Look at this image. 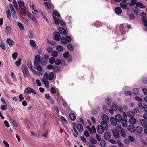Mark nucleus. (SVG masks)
<instances>
[{
	"mask_svg": "<svg viewBox=\"0 0 147 147\" xmlns=\"http://www.w3.org/2000/svg\"><path fill=\"white\" fill-rule=\"evenodd\" d=\"M31 93H32L34 94H36V92L33 89L31 88L30 87H28L26 88L25 89L24 92V94L26 95L30 94Z\"/></svg>",
	"mask_w": 147,
	"mask_h": 147,
	"instance_id": "1",
	"label": "nucleus"
},
{
	"mask_svg": "<svg viewBox=\"0 0 147 147\" xmlns=\"http://www.w3.org/2000/svg\"><path fill=\"white\" fill-rule=\"evenodd\" d=\"M41 62V59L40 56L38 55H36L35 57L34 61V65L39 64Z\"/></svg>",
	"mask_w": 147,
	"mask_h": 147,
	"instance_id": "2",
	"label": "nucleus"
},
{
	"mask_svg": "<svg viewBox=\"0 0 147 147\" xmlns=\"http://www.w3.org/2000/svg\"><path fill=\"white\" fill-rule=\"evenodd\" d=\"M60 35L58 32H54V38L55 40L57 41H58L60 40Z\"/></svg>",
	"mask_w": 147,
	"mask_h": 147,
	"instance_id": "3",
	"label": "nucleus"
},
{
	"mask_svg": "<svg viewBox=\"0 0 147 147\" xmlns=\"http://www.w3.org/2000/svg\"><path fill=\"white\" fill-rule=\"evenodd\" d=\"M49 57L48 55H45L44 57L41 59V62L43 65L45 64L48 59Z\"/></svg>",
	"mask_w": 147,
	"mask_h": 147,
	"instance_id": "4",
	"label": "nucleus"
},
{
	"mask_svg": "<svg viewBox=\"0 0 147 147\" xmlns=\"http://www.w3.org/2000/svg\"><path fill=\"white\" fill-rule=\"evenodd\" d=\"M101 117L103 121L106 123H108L109 121V118L107 115L105 114L102 115Z\"/></svg>",
	"mask_w": 147,
	"mask_h": 147,
	"instance_id": "5",
	"label": "nucleus"
},
{
	"mask_svg": "<svg viewBox=\"0 0 147 147\" xmlns=\"http://www.w3.org/2000/svg\"><path fill=\"white\" fill-rule=\"evenodd\" d=\"M102 129L104 130H107L108 128V126L107 123L104 121H102L100 125Z\"/></svg>",
	"mask_w": 147,
	"mask_h": 147,
	"instance_id": "6",
	"label": "nucleus"
},
{
	"mask_svg": "<svg viewBox=\"0 0 147 147\" xmlns=\"http://www.w3.org/2000/svg\"><path fill=\"white\" fill-rule=\"evenodd\" d=\"M119 5L123 9H127L128 10L129 9V8L128 7L125 3L121 2L120 3Z\"/></svg>",
	"mask_w": 147,
	"mask_h": 147,
	"instance_id": "7",
	"label": "nucleus"
},
{
	"mask_svg": "<svg viewBox=\"0 0 147 147\" xmlns=\"http://www.w3.org/2000/svg\"><path fill=\"white\" fill-rule=\"evenodd\" d=\"M110 121L111 124L113 126H116L117 124V121L113 117L110 118Z\"/></svg>",
	"mask_w": 147,
	"mask_h": 147,
	"instance_id": "8",
	"label": "nucleus"
},
{
	"mask_svg": "<svg viewBox=\"0 0 147 147\" xmlns=\"http://www.w3.org/2000/svg\"><path fill=\"white\" fill-rule=\"evenodd\" d=\"M118 108L117 106L116 105H112L111 107V109H109V112L111 114L113 113V111L116 110Z\"/></svg>",
	"mask_w": 147,
	"mask_h": 147,
	"instance_id": "9",
	"label": "nucleus"
},
{
	"mask_svg": "<svg viewBox=\"0 0 147 147\" xmlns=\"http://www.w3.org/2000/svg\"><path fill=\"white\" fill-rule=\"evenodd\" d=\"M121 121L122 126L124 127H127V122L126 119L125 118H123Z\"/></svg>",
	"mask_w": 147,
	"mask_h": 147,
	"instance_id": "10",
	"label": "nucleus"
},
{
	"mask_svg": "<svg viewBox=\"0 0 147 147\" xmlns=\"http://www.w3.org/2000/svg\"><path fill=\"white\" fill-rule=\"evenodd\" d=\"M27 16L30 19H31L32 20L33 22L35 23H36L37 22V21L36 19L32 14L30 13H29L28 14Z\"/></svg>",
	"mask_w": 147,
	"mask_h": 147,
	"instance_id": "11",
	"label": "nucleus"
},
{
	"mask_svg": "<svg viewBox=\"0 0 147 147\" xmlns=\"http://www.w3.org/2000/svg\"><path fill=\"white\" fill-rule=\"evenodd\" d=\"M115 119L117 122H120L122 119V117L119 114H116L115 117Z\"/></svg>",
	"mask_w": 147,
	"mask_h": 147,
	"instance_id": "12",
	"label": "nucleus"
},
{
	"mask_svg": "<svg viewBox=\"0 0 147 147\" xmlns=\"http://www.w3.org/2000/svg\"><path fill=\"white\" fill-rule=\"evenodd\" d=\"M128 130L131 132H134L135 131L134 127L132 125H129L127 127Z\"/></svg>",
	"mask_w": 147,
	"mask_h": 147,
	"instance_id": "13",
	"label": "nucleus"
},
{
	"mask_svg": "<svg viewBox=\"0 0 147 147\" xmlns=\"http://www.w3.org/2000/svg\"><path fill=\"white\" fill-rule=\"evenodd\" d=\"M115 13L117 15H119L122 12V10L121 8L119 7H117L115 8Z\"/></svg>",
	"mask_w": 147,
	"mask_h": 147,
	"instance_id": "14",
	"label": "nucleus"
},
{
	"mask_svg": "<svg viewBox=\"0 0 147 147\" xmlns=\"http://www.w3.org/2000/svg\"><path fill=\"white\" fill-rule=\"evenodd\" d=\"M58 30L61 34L63 35H67V34H66L65 30L63 28L60 27L59 28Z\"/></svg>",
	"mask_w": 147,
	"mask_h": 147,
	"instance_id": "15",
	"label": "nucleus"
},
{
	"mask_svg": "<svg viewBox=\"0 0 147 147\" xmlns=\"http://www.w3.org/2000/svg\"><path fill=\"white\" fill-rule=\"evenodd\" d=\"M129 122L130 124L132 125H134L136 122V120L133 117H131L129 119Z\"/></svg>",
	"mask_w": 147,
	"mask_h": 147,
	"instance_id": "16",
	"label": "nucleus"
},
{
	"mask_svg": "<svg viewBox=\"0 0 147 147\" xmlns=\"http://www.w3.org/2000/svg\"><path fill=\"white\" fill-rule=\"evenodd\" d=\"M111 136V134L109 132H106L104 133V138L107 140L109 139Z\"/></svg>",
	"mask_w": 147,
	"mask_h": 147,
	"instance_id": "17",
	"label": "nucleus"
},
{
	"mask_svg": "<svg viewBox=\"0 0 147 147\" xmlns=\"http://www.w3.org/2000/svg\"><path fill=\"white\" fill-rule=\"evenodd\" d=\"M119 129H120L119 131L121 136L123 137H125L126 136V134L125 133V131L124 129L121 128V126L119 127Z\"/></svg>",
	"mask_w": 147,
	"mask_h": 147,
	"instance_id": "18",
	"label": "nucleus"
},
{
	"mask_svg": "<svg viewBox=\"0 0 147 147\" xmlns=\"http://www.w3.org/2000/svg\"><path fill=\"white\" fill-rule=\"evenodd\" d=\"M34 66L35 69L39 71H42V67L39 64L34 65Z\"/></svg>",
	"mask_w": 147,
	"mask_h": 147,
	"instance_id": "19",
	"label": "nucleus"
},
{
	"mask_svg": "<svg viewBox=\"0 0 147 147\" xmlns=\"http://www.w3.org/2000/svg\"><path fill=\"white\" fill-rule=\"evenodd\" d=\"M77 128L78 131L80 132L83 131V128L82 125L80 124H78L77 126Z\"/></svg>",
	"mask_w": 147,
	"mask_h": 147,
	"instance_id": "20",
	"label": "nucleus"
},
{
	"mask_svg": "<svg viewBox=\"0 0 147 147\" xmlns=\"http://www.w3.org/2000/svg\"><path fill=\"white\" fill-rule=\"evenodd\" d=\"M136 7H137L142 8H145V6L144 4L139 2H137L136 4Z\"/></svg>",
	"mask_w": 147,
	"mask_h": 147,
	"instance_id": "21",
	"label": "nucleus"
},
{
	"mask_svg": "<svg viewBox=\"0 0 147 147\" xmlns=\"http://www.w3.org/2000/svg\"><path fill=\"white\" fill-rule=\"evenodd\" d=\"M97 131L99 133H102L104 130L102 129L101 126L100 125H98L97 127Z\"/></svg>",
	"mask_w": 147,
	"mask_h": 147,
	"instance_id": "22",
	"label": "nucleus"
},
{
	"mask_svg": "<svg viewBox=\"0 0 147 147\" xmlns=\"http://www.w3.org/2000/svg\"><path fill=\"white\" fill-rule=\"evenodd\" d=\"M135 131L138 133L141 134L142 132V128L140 126H137L135 128Z\"/></svg>",
	"mask_w": 147,
	"mask_h": 147,
	"instance_id": "23",
	"label": "nucleus"
},
{
	"mask_svg": "<svg viewBox=\"0 0 147 147\" xmlns=\"http://www.w3.org/2000/svg\"><path fill=\"white\" fill-rule=\"evenodd\" d=\"M57 50L59 52H62L63 50V47L60 45H57L56 47Z\"/></svg>",
	"mask_w": 147,
	"mask_h": 147,
	"instance_id": "24",
	"label": "nucleus"
},
{
	"mask_svg": "<svg viewBox=\"0 0 147 147\" xmlns=\"http://www.w3.org/2000/svg\"><path fill=\"white\" fill-rule=\"evenodd\" d=\"M113 136L116 138H118L120 137L119 133L116 130H114L113 131Z\"/></svg>",
	"mask_w": 147,
	"mask_h": 147,
	"instance_id": "25",
	"label": "nucleus"
},
{
	"mask_svg": "<svg viewBox=\"0 0 147 147\" xmlns=\"http://www.w3.org/2000/svg\"><path fill=\"white\" fill-rule=\"evenodd\" d=\"M69 117L70 119L72 121H74L76 119V117L75 115L72 113H69Z\"/></svg>",
	"mask_w": 147,
	"mask_h": 147,
	"instance_id": "26",
	"label": "nucleus"
},
{
	"mask_svg": "<svg viewBox=\"0 0 147 147\" xmlns=\"http://www.w3.org/2000/svg\"><path fill=\"white\" fill-rule=\"evenodd\" d=\"M21 68L23 72L28 70V68L25 65H22Z\"/></svg>",
	"mask_w": 147,
	"mask_h": 147,
	"instance_id": "27",
	"label": "nucleus"
},
{
	"mask_svg": "<svg viewBox=\"0 0 147 147\" xmlns=\"http://www.w3.org/2000/svg\"><path fill=\"white\" fill-rule=\"evenodd\" d=\"M100 141V146L101 147H105L106 146V143L104 140L102 139Z\"/></svg>",
	"mask_w": 147,
	"mask_h": 147,
	"instance_id": "28",
	"label": "nucleus"
},
{
	"mask_svg": "<svg viewBox=\"0 0 147 147\" xmlns=\"http://www.w3.org/2000/svg\"><path fill=\"white\" fill-rule=\"evenodd\" d=\"M54 77V73L52 72H51L50 73L49 75V79L50 80H52L53 79Z\"/></svg>",
	"mask_w": 147,
	"mask_h": 147,
	"instance_id": "29",
	"label": "nucleus"
},
{
	"mask_svg": "<svg viewBox=\"0 0 147 147\" xmlns=\"http://www.w3.org/2000/svg\"><path fill=\"white\" fill-rule=\"evenodd\" d=\"M5 31L6 34H9L11 31V27L9 26H7L5 28Z\"/></svg>",
	"mask_w": 147,
	"mask_h": 147,
	"instance_id": "30",
	"label": "nucleus"
},
{
	"mask_svg": "<svg viewBox=\"0 0 147 147\" xmlns=\"http://www.w3.org/2000/svg\"><path fill=\"white\" fill-rule=\"evenodd\" d=\"M24 77L26 78L30 76V74L28 70L27 71H25L23 72Z\"/></svg>",
	"mask_w": 147,
	"mask_h": 147,
	"instance_id": "31",
	"label": "nucleus"
},
{
	"mask_svg": "<svg viewBox=\"0 0 147 147\" xmlns=\"http://www.w3.org/2000/svg\"><path fill=\"white\" fill-rule=\"evenodd\" d=\"M6 42L9 46L12 45L14 44L13 41L9 38L7 39Z\"/></svg>",
	"mask_w": 147,
	"mask_h": 147,
	"instance_id": "32",
	"label": "nucleus"
},
{
	"mask_svg": "<svg viewBox=\"0 0 147 147\" xmlns=\"http://www.w3.org/2000/svg\"><path fill=\"white\" fill-rule=\"evenodd\" d=\"M137 1V0H131L129 4L130 5L129 7H131V6L134 5L135 4L136 5Z\"/></svg>",
	"mask_w": 147,
	"mask_h": 147,
	"instance_id": "33",
	"label": "nucleus"
},
{
	"mask_svg": "<svg viewBox=\"0 0 147 147\" xmlns=\"http://www.w3.org/2000/svg\"><path fill=\"white\" fill-rule=\"evenodd\" d=\"M132 92L135 95H138L139 94V91L136 88H135L133 90Z\"/></svg>",
	"mask_w": 147,
	"mask_h": 147,
	"instance_id": "34",
	"label": "nucleus"
},
{
	"mask_svg": "<svg viewBox=\"0 0 147 147\" xmlns=\"http://www.w3.org/2000/svg\"><path fill=\"white\" fill-rule=\"evenodd\" d=\"M63 55L64 58L67 59L69 57V52H66L63 54Z\"/></svg>",
	"mask_w": 147,
	"mask_h": 147,
	"instance_id": "35",
	"label": "nucleus"
},
{
	"mask_svg": "<svg viewBox=\"0 0 147 147\" xmlns=\"http://www.w3.org/2000/svg\"><path fill=\"white\" fill-rule=\"evenodd\" d=\"M53 17L54 20V21L56 24L57 25H58L60 22L59 19L57 17L54 16H53Z\"/></svg>",
	"mask_w": 147,
	"mask_h": 147,
	"instance_id": "36",
	"label": "nucleus"
},
{
	"mask_svg": "<svg viewBox=\"0 0 147 147\" xmlns=\"http://www.w3.org/2000/svg\"><path fill=\"white\" fill-rule=\"evenodd\" d=\"M127 115L130 118L134 116V114L132 111H129L127 113Z\"/></svg>",
	"mask_w": 147,
	"mask_h": 147,
	"instance_id": "37",
	"label": "nucleus"
},
{
	"mask_svg": "<svg viewBox=\"0 0 147 147\" xmlns=\"http://www.w3.org/2000/svg\"><path fill=\"white\" fill-rule=\"evenodd\" d=\"M90 141L93 144H95L97 142V141L96 139L93 138H90Z\"/></svg>",
	"mask_w": 147,
	"mask_h": 147,
	"instance_id": "38",
	"label": "nucleus"
},
{
	"mask_svg": "<svg viewBox=\"0 0 147 147\" xmlns=\"http://www.w3.org/2000/svg\"><path fill=\"white\" fill-rule=\"evenodd\" d=\"M17 24L19 28L21 30H23L24 29V27L23 25L20 22H18Z\"/></svg>",
	"mask_w": 147,
	"mask_h": 147,
	"instance_id": "39",
	"label": "nucleus"
},
{
	"mask_svg": "<svg viewBox=\"0 0 147 147\" xmlns=\"http://www.w3.org/2000/svg\"><path fill=\"white\" fill-rule=\"evenodd\" d=\"M18 3L19 5V6L21 8L23 7H25V3L24 2L19 1L18 2Z\"/></svg>",
	"mask_w": 147,
	"mask_h": 147,
	"instance_id": "40",
	"label": "nucleus"
},
{
	"mask_svg": "<svg viewBox=\"0 0 147 147\" xmlns=\"http://www.w3.org/2000/svg\"><path fill=\"white\" fill-rule=\"evenodd\" d=\"M21 9L22 14L24 16H26L27 15L26 13V8L25 7L22 8Z\"/></svg>",
	"mask_w": 147,
	"mask_h": 147,
	"instance_id": "41",
	"label": "nucleus"
},
{
	"mask_svg": "<svg viewBox=\"0 0 147 147\" xmlns=\"http://www.w3.org/2000/svg\"><path fill=\"white\" fill-rule=\"evenodd\" d=\"M27 65L29 69L30 70H32V64L31 63V61L30 60H28L27 62Z\"/></svg>",
	"mask_w": 147,
	"mask_h": 147,
	"instance_id": "42",
	"label": "nucleus"
},
{
	"mask_svg": "<svg viewBox=\"0 0 147 147\" xmlns=\"http://www.w3.org/2000/svg\"><path fill=\"white\" fill-rule=\"evenodd\" d=\"M58 52L56 51H54L52 52V56L54 57H57L58 56Z\"/></svg>",
	"mask_w": 147,
	"mask_h": 147,
	"instance_id": "43",
	"label": "nucleus"
},
{
	"mask_svg": "<svg viewBox=\"0 0 147 147\" xmlns=\"http://www.w3.org/2000/svg\"><path fill=\"white\" fill-rule=\"evenodd\" d=\"M21 58L19 59L15 63V65L17 66H19L21 65Z\"/></svg>",
	"mask_w": 147,
	"mask_h": 147,
	"instance_id": "44",
	"label": "nucleus"
},
{
	"mask_svg": "<svg viewBox=\"0 0 147 147\" xmlns=\"http://www.w3.org/2000/svg\"><path fill=\"white\" fill-rule=\"evenodd\" d=\"M11 76L13 79V81L14 82H16L17 81L16 78L13 72H11Z\"/></svg>",
	"mask_w": 147,
	"mask_h": 147,
	"instance_id": "45",
	"label": "nucleus"
},
{
	"mask_svg": "<svg viewBox=\"0 0 147 147\" xmlns=\"http://www.w3.org/2000/svg\"><path fill=\"white\" fill-rule=\"evenodd\" d=\"M61 42L63 44H65L67 43V41L66 38L65 37H63L61 38Z\"/></svg>",
	"mask_w": 147,
	"mask_h": 147,
	"instance_id": "46",
	"label": "nucleus"
},
{
	"mask_svg": "<svg viewBox=\"0 0 147 147\" xmlns=\"http://www.w3.org/2000/svg\"><path fill=\"white\" fill-rule=\"evenodd\" d=\"M18 55V54L17 52L13 53L12 54V57L13 60H15L16 59Z\"/></svg>",
	"mask_w": 147,
	"mask_h": 147,
	"instance_id": "47",
	"label": "nucleus"
},
{
	"mask_svg": "<svg viewBox=\"0 0 147 147\" xmlns=\"http://www.w3.org/2000/svg\"><path fill=\"white\" fill-rule=\"evenodd\" d=\"M67 46L70 50L71 51H72L74 50L73 46L71 43L68 44L67 45Z\"/></svg>",
	"mask_w": 147,
	"mask_h": 147,
	"instance_id": "48",
	"label": "nucleus"
},
{
	"mask_svg": "<svg viewBox=\"0 0 147 147\" xmlns=\"http://www.w3.org/2000/svg\"><path fill=\"white\" fill-rule=\"evenodd\" d=\"M45 5L48 8L50 9L51 8V5L50 3L47 2H45L44 3Z\"/></svg>",
	"mask_w": 147,
	"mask_h": 147,
	"instance_id": "49",
	"label": "nucleus"
},
{
	"mask_svg": "<svg viewBox=\"0 0 147 147\" xmlns=\"http://www.w3.org/2000/svg\"><path fill=\"white\" fill-rule=\"evenodd\" d=\"M63 100V98L61 96H58L57 99V102H60Z\"/></svg>",
	"mask_w": 147,
	"mask_h": 147,
	"instance_id": "50",
	"label": "nucleus"
},
{
	"mask_svg": "<svg viewBox=\"0 0 147 147\" xmlns=\"http://www.w3.org/2000/svg\"><path fill=\"white\" fill-rule=\"evenodd\" d=\"M141 20L143 22L144 25L147 27V20L146 19H144V18H142Z\"/></svg>",
	"mask_w": 147,
	"mask_h": 147,
	"instance_id": "51",
	"label": "nucleus"
},
{
	"mask_svg": "<svg viewBox=\"0 0 147 147\" xmlns=\"http://www.w3.org/2000/svg\"><path fill=\"white\" fill-rule=\"evenodd\" d=\"M30 42L31 45L33 47H34L36 46V43L33 40H30Z\"/></svg>",
	"mask_w": 147,
	"mask_h": 147,
	"instance_id": "52",
	"label": "nucleus"
},
{
	"mask_svg": "<svg viewBox=\"0 0 147 147\" xmlns=\"http://www.w3.org/2000/svg\"><path fill=\"white\" fill-rule=\"evenodd\" d=\"M53 69L54 71L57 72L59 71V68L58 66H56L55 67L54 66Z\"/></svg>",
	"mask_w": 147,
	"mask_h": 147,
	"instance_id": "53",
	"label": "nucleus"
},
{
	"mask_svg": "<svg viewBox=\"0 0 147 147\" xmlns=\"http://www.w3.org/2000/svg\"><path fill=\"white\" fill-rule=\"evenodd\" d=\"M6 14L7 17L10 18L11 17L10 11V10H8L6 11Z\"/></svg>",
	"mask_w": 147,
	"mask_h": 147,
	"instance_id": "54",
	"label": "nucleus"
},
{
	"mask_svg": "<svg viewBox=\"0 0 147 147\" xmlns=\"http://www.w3.org/2000/svg\"><path fill=\"white\" fill-rule=\"evenodd\" d=\"M0 46L1 48L4 50H5L6 49L5 45L4 43L1 42L0 43Z\"/></svg>",
	"mask_w": 147,
	"mask_h": 147,
	"instance_id": "55",
	"label": "nucleus"
},
{
	"mask_svg": "<svg viewBox=\"0 0 147 147\" xmlns=\"http://www.w3.org/2000/svg\"><path fill=\"white\" fill-rule=\"evenodd\" d=\"M140 141L143 145L144 146H146L147 145V142L145 141L144 139L142 138L141 139Z\"/></svg>",
	"mask_w": 147,
	"mask_h": 147,
	"instance_id": "56",
	"label": "nucleus"
},
{
	"mask_svg": "<svg viewBox=\"0 0 147 147\" xmlns=\"http://www.w3.org/2000/svg\"><path fill=\"white\" fill-rule=\"evenodd\" d=\"M51 92L52 94H55L56 92V90L55 88L53 87H52L51 89Z\"/></svg>",
	"mask_w": 147,
	"mask_h": 147,
	"instance_id": "57",
	"label": "nucleus"
},
{
	"mask_svg": "<svg viewBox=\"0 0 147 147\" xmlns=\"http://www.w3.org/2000/svg\"><path fill=\"white\" fill-rule=\"evenodd\" d=\"M49 61L50 63L53 64L55 62V59L53 57H51Z\"/></svg>",
	"mask_w": 147,
	"mask_h": 147,
	"instance_id": "58",
	"label": "nucleus"
},
{
	"mask_svg": "<svg viewBox=\"0 0 147 147\" xmlns=\"http://www.w3.org/2000/svg\"><path fill=\"white\" fill-rule=\"evenodd\" d=\"M140 122L141 125H142V126L144 127L146 122L145 121L144 119H141L140 120Z\"/></svg>",
	"mask_w": 147,
	"mask_h": 147,
	"instance_id": "59",
	"label": "nucleus"
},
{
	"mask_svg": "<svg viewBox=\"0 0 147 147\" xmlns=\"http://www.w3.org/2000/svg\"><path fill=\"white\" fill-rule=\"evenodd\" d=\"M13 4L16 10H18V5L16 1H13Z\"/></svg>",
	"mask_w": 147,
	"mask_h": 147,
	"instance_id": "60",
	"label": "nucleus"
},
{
	"mask_svg": "<svg viewBox=\"0 0 147 147\" xmlns=\"http://www.w3.org/2000/svg\"><path fill=\"white\" fill-rule=\"evenodd\" d=\"M73 129L74 130V132L76 133V134L73 133L74 136L75 137H77V135L78 134V132H77L76 128L74 127H73Z\"/></svg>",
	"mask_w": 147,
	"mask_h": 147,
	"instance_id": "61",
	"label": "nucleus"
},
{
	"mask_svg": "<svg viewBox=\"0 0 147 147\" xmlns=\"http://www.w3.org/2000/svg\"><path fill=\"white\" fill-rule=\"evenodd\" d=\"M48 69H52L54 68V66L51 64L48 65L47 67Z\"/></svg>",
	"mask_w": 147,
	"mask_h": 147,
	"instance_id": "62",
	"label": "nucleus"
},
{
	"mask_svg": "<svg viewBox=\"0 0 147 147\" xmlns=\"http://www.w3.org/2000/svg\"><path fill=\"white\" fill-rule=\"evenodd\" d=\"M66 39L67 42H71V37L69 36H66Z\"/></svg>",
	"mask_w": 147,
	"mask_h": 147,
	"instance_id": "63",
	"label": "nucleus"
},
{
	"mask_svg": "<svg viewBox=\"0 0 147 147\" xmlns=\"http://www.w3.org/2000/svg\"><path fill=\"white\" fill-rule=\"evenodd\" d=\"M59 23H60L61 26L63 27L65 26L66 25L65 22L63 20H61Z\"/></svg>",
	"mask_w": 147,
	"mask_h": 147,
	"instance_id": "64",
	"label": "nucleus"
}]
</instances>
